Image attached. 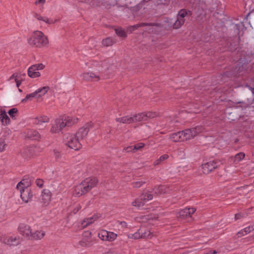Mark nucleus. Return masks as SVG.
<instances>
[{
  "instance_id": "32",
  "label": "nucleus",
  "mask_w": 254,
  "mask_h": 254,
  "mask_svg": "<svg viewBox=\"0 0 254 254\" xmlns=\"http://www.w3.org/2000/svg\"><path fill=\"white\" fill-rule=\"evenodd\" d=\"M49 87L48 86H44L42 88H39L35 91L37 98L40 97L44 95L49 90Z\"/></svg>"
},
{
  "instance_id": "44",
  "label": "nucleus",
  "mask_w": 254,
  "mask_h": 254,
  "mask_svg": "<svg viewBox=\"0 0 254 254\" xmlns=\"http://www.w3.org/2000/svg\"><path fill=\"white\" fill-rule=\"evenodd\" d=\"M144 146V144L142 142L138 143L134 145H133V151L136 152L137 150H140L142 148H143Z\"/></svg>"
},
{
  "instance_id": "43",
  "label": "nucleus",
  "mask_w": 254,
  "mask_h": 254,
  "mask_svg": "<svg viewBox=\"0 0 254 254\" xmlns=\"http://www.w3.org/2000/svg\"><path fill=\"white\" fill-rule=\"evenodd\" d=\"M128 237L129 239H138L140 238L139 231L138 230L134 234H129L128 235Z\"/></svg>"
},
{
  "instance_id": "55",
  "label": "nucleus",
  "mask_w": 254,
  "mask_h": 254,
  "mask_svg": "<svg viewBox=\"0 0 254 254\" xmlns=\"http://www.w3.org/2000/svg\"><path fill=\"white\" fill-rule=\"evenodd\" d=\"M246 87H247L250 90H251L253 93V94H254V87H251L250 85H249L248 84L246 85Z\"/></svg>"
},
{
  "instance_id": "34",
  "label": "nucleus",
  "mask_w": 254,
  "mask_h": 254,
  "mask_svg": "<svg viewBox=\"0 0 254 254\" xmlns=\"http://www.w3.org/2000/svg\"><path fill=\"white\" fill-rule=\"evenodd\" d=\"M34 17L39 20H42L48 24H52L53 23L52 20H50L46 17H42L37 13H35Z\"/></svg>"
},
{
  "instance_id": "19",
  "label": "nucleus",
  "mask_w": 254,
  "mask_h": 254,
  "mask_svg": "<svg viewBox=\"0 0 254 254\" xmlns=\"http://www.w3.org/2000/svg\"><path fill=\"white\" fill-rule=\"evenodd\" d=\"M33 178L29 176H25L23 179L19 182L16 188H29Z\"/></svg>"
},
{
  "instance_id": "52",
  "label": "nucleus",
  "mask_w": 254,
  "mask_h": 254,
  "mask_svg": "<svg viewBox=\"0 0 254 254\" xmlns=\"http://www.w3.org/2000/svg\"><path fill=\"white\" fill-rule=\"evenodd\" d=\"M133 146H129L124 148V150L127 152H129L133 151Z\"/></svg>"
},
{
  "instance_id": "41",
  "label": "nucleus",
  "mask_w": 254,
  "mask_h": 254,
  "mask_svg": "<svg viewBox=\"0 0 254 254\" xmlns=\"http://www.w3.org/2000/svg\"><path fill=\"white\" fill-rule=\"evenodd\" d=\"M107 241L112 242L116 239L117 235L114 232L108 231Z\"/></svg>"
},
{
  "instance_id": "47",
  "label": "nucleus",
  "mask_w": 254,
  "mask_h": 254,
  "mask_svg": "<svg viewBox=\"0 0 254 254\" xmlns=\"http://www.w3.org/2000/svg\"><path fill=\"white\" fill-rule=\"evenodd\" d=\"M44 180L40 179H37L35 181L37 187L42 188L44 186Z\"/></svg>"
},
{
  "instance_id": "30",
  "label": "nucleus",
  "mask_w": 254,
  "mask_h": 254,
  "mask_svg": "<svg viewBox=\"0 0 254 254\" xmlns=\"http://www.w3.org/2000/svg\"><path fill=\"white\" fill-rule=\"evenodd\" d=\"M28 75L31 78H36L40 76V73L34 67L30 66L28 69Z\"/></svg>"
},
{
  "instance_id": "21",
  "label": "nucleus",
  "mask_w": 254,
  "mask_h": 254,
  "mask_svg": "<svg viewBox=\"0 0 254 254\" xmlns=\"http://www.w3.org/2000/svg\"><path fill=\"white\" fill-rule=\"evenodd\" d=\"M136 114L134 115L133 117L125 116L121 118H116V121L123 124H130L133 122H138L137 120Z\"/></svg>"
},
{
  "instance_id": "46",
  "label": "nucleus",
  "mask_w": 254,
  "mask_h": 254,
  "mask_svg": "<svg viewBox=\"0 0 254 254\" xmlns=\"http://www.w3.org/2000/svg\"><path fill=\"white\" fill-rule=\"evenodd\" d=\"M145 183L144 181H139L134 182L132 183V186L134 188H140L143 184Z\"/></svg>"
},
{
  "instance_id": "45",
  "label": "nucleus",
  "mask_w": 254,
  "mask_h": 254,
  "mask_svg": "<svg viewBox=\"0 0 254 254\" xmlns=\"http://www.w3.org/2000/svg\"><path fill=\"white\" fill-rule=\"evenodd\" d=\"M245 156V154L244 153L239 152L235 155V160H237V161H240L243 159L244 158Z\"/></svg>"
},
{
  "instance_id": "61",
  "label": "nucleus",
  "mask_w": 254,
  "mask_h": 254,
  "mask_svg": "<svg viewBox=\"0 0 254 254\" xmlns=\"http://www.w3.org/2000/svg\"><path fill=\"white\" fill-rule=\"evenodd\" d=\"M45 2V0H37L36 3H44Z\"/></svg>"
},
{
  "instance_id": "17",
  "label": "nucleus",
  "mask_w": 254,
  "mask_h": 254,
  "mask_svg": "<svg viewBox=\"0 0 254 254\" xmlns=\"http://www.w3.org/2000/svg\"><path fill=\"white\" fill-rule=\"evenodd\" d=\"M157 116L155 112H147L136 114V117L138 122L146 121L149 119L154 118Z\"/></svg>"
},
{
  "instance_id": "15",
  "label": "nucleus",
  "mask_w": 254,
  "mask_h": 254,
  "mask_svg": "<svg viewBox=\"0 0 254 254\" xmlns=\"http://www.w3.org/2000/svg\"><path fill=\"white\" fill-rule=\"evenodd\" d=\"M196 211V209L193 207H186L179 212L178 217L181 219H186L188 217H191V215Z\"/></svg>"
},
{
  "instance_id": "25",
  "label": "nucleus",
  "mask_w": 254,
  "mask_h": 254,
  "mask_svg": "<svg viewBox=\"0 0 254 254\" xmlns=\"http://www.w3.org/2000/svg\"><path fill=\"white\" fill-rule=\"evenodd\" d=\"M0 120L3 125H7L10 124V119L7 115L5 110L0 111Z\"/></svg>"
},
{
  "instance_id": "50",
  "label": "nucleus",
  "mask_w": 254,
  "mask_h": 254,
  "mask_svg": "<svg viewBox=\"0 0 254 254\" xmlns=\"http://www.w3.org/2000/svg\"><path fill=\"white\" fill-rule=\"evenodd\" d=\"M242 26H244V24L242 23H241L240 24H236L235 25V28L238 30V34H239L240 31V29Z\"/></svg>"
},
{
  "instance_id": "38",
  "label": "nucleus",
  "mask_w": 254,
  "mask_h": 254,
  "mask_svg": "<svg viewBox=\"0 0 254 254\" xmlns=\"http://www.w3.org/2000/svg\"><path fill=\"white\" fill-rule=\"evenodd\" d=\"M151 192L152 191H150V192H146L141 195V197L143 198L144 202L153 199V195L151 193Z\"/></svg>"
},
{
  "instance_id": "39",
  "label": "nucleus",
  "mask_w": 254,
  "mask_h": 254,
  "mask_svg": "<svg viewBox=\"0 0 254 254\" xmlns=\"http://www.w3.org/2000/svg\"><path fill=\"white\" fill-rule=\"evenodd\" d=\"M18 111L17 108H13L8 111V114L12 119H15V116L18 113Z\"/></svg>"
},
{
  "instance_id": "59",
  "label": "nucleus",
  "mask_w": 254,
  "mask_h": 254,
  "mask_svg": "<svg viewBox=\"0 0 254 254\" xmlns=\"http://www.w3.org/2000/svg\"><path fill=\"white\" fill-rule=\"evenodd\" d=\"M120 224L122 225L123 227H127V223L125 221L120 222Z\"/></svg>"
},
{
  "instance_id": "48",
  "label": "nucleus",
  "mask_w": 254,
  "mask_h": 254,
  "mask_svg": "<svg viewBox=\"0 0 254 254\" xmlns=\"http://www.w3.org/2000/svg\"><path fill=\"white\" fill-rule=\"evenodd\" d=\"M32 67H35L37 70L43 69L45 66L42 64H38L31 65Z\"/></svg>"
},
{
  "instance_id": "2",
  "label": "nucleus",
  "mask_w": 254,
  "mask_h": 254,
  "mask_svg": "<svg viewBox=\"0 0 254 254\" xmlns=\"http://www.w3.org/2000/svg\"><path fill=\"white\" fill-rule=\"evenodd\" d=\"M204 128L201 126H198L191 128L186 129L182 131L173 133L170 135L171 139L174 142H181L190 139L197 134L201 132Z\"/></svg>"
},
{
  "instance_id": "53",
  "label": "nucleus",
  "mask_w": 254,
  "mask_h": 254,
  "mask_svg": "<svg viewBox=\"0 0 254 254\" xmlns=\"http://www.w3.org/2000/svg\"><path fill=\"white\" fill-rule=\"evenodd\" d=\"M80 209H81V206L80 205L76 206L74 208V209L73 210V213L74 214H76Z\"/></svg>"
},
{
  "instance_id": "14",
  "label": "nucleus",
  "mask_w": 254,
  "mask_h": 254,
  "mask_svg": "<svg viewBox=\"0 0 254 254\" xmlns=\"http://www.w3.org/2000/svg\"><path fill=\"white\" fill-rule=\"evenodd\" d=\"M145 26H156L157 27H160L162 24L160 23H146V22H141L140 23L135 24L134 25L130 26L127 28V31L131 33L134 30L137 29L140 27H143Z\"/></svg>"
},
{
  "instance_id": "1",
  "label": "nucleus",
  "mask_w": 254,
  "mask_h": 254,
  "mask_svg": "<svg viewBox=\"0 0 254 254\" xmlns=\"http://www.w3.org/2000/svg\"><path fill=\"white\" fill-rule=\"evenodd\" d=\"M252 56L244 55L235 63L230 70L223 72L222 75L229 78L236 77L245 73H249L252 69Z\"/></svg>"
},
{
  "instance_id": "63",
  "label": "nucleus",
  "mask_w": 254,
  "mask_h": 254,
  "mask_svg": "<svg viewBox=\"0 0 254 254\" xmlns=\"http://www.w3.org/2000/svg\"><path fill=\"white\" fill-rule=\"evenodd\" d=\"M103 254H114V253L112 251H109L107 252H105V253H103Z\"/></svg>"
},
{
  "instance_id": "12",
  "label": "nucleus",
  "mask_w": 254,
  "mask_h": 254,
  "mask_svg": "<svg viewBox=\"0 0 254 254\" xmlns=\"http://www.w3.org/2000/svg\"><path fill=\"white\" fill-rule=\"evenodd\" d=\"M20 192V197L22 200L27 203L32 200L33 196L30 188H17Z\"/></svg>"
},
{
  "instance_id": "58",
  "label": "nucleus",
  "mask_w": 254,
  "mask_h": 254,
  "mask_svg": "<svg viewBox=\"0 0 254 254\" xmlns=\"http://www.w3.org/2000/svg\"><path fill=\"white\" fill-rule=\"evenodd\" d=\"M216 253H217V252L216 250H211L204 254H216Z\"/></svg>"
},
{
  "instance_id": "49",
  "label": "nucleus",
  "mask_w": 254,
  "mask_h": 254,
  "mask_svg": "<svg viewBox=\"0 0 254 254\" xmlns=\"http://www.w3.org/2000/svg\"><path fill=\"white\" fill-rule=\"evenodd\" d=\"M245 136L247 138H252L254 137V132H253L252 131H251L250 132L248 131V132H246Z\"/></svg>"
},
{
  "instance_id": "29",
  "label": "nucleus",
  "mask_w": 254,
  "mask_h": 254,
  "mask_svg": "<svg viewBox=\"0 0 254 254\" xmlns=\"http://www.w3.org/2000/svg\"><path fill=\"white\" fill-rule=\"evenodd\" d=\"M26 136L28 138L33 140H38L40 137L39 133L34 129H30L28 130Z\"/></svg>"
},
{
  "instance_id": "60",
  "label": "nucleus",
  "mask_w": 254,
  "mask_h": 254,
  "mask_svg": "<svg viewBox=\"0 0 254 254\" xmlns=\"http://www.w3.org/2000/svg\"><path fill=\"white\" fill-rule=\"evenodd\" d=\"M15 78H17V75H15V74H13L9 78V80H11L14 79L15 80Z\"/></svg>"
},
{
  "instance_id": "51",
  "label": "nucleus",
  "mask_w": 254,
  "mask_h": 254,
  "mask_svg": "<svg viewBox=\"0 0 254 254\" xmlns=\"http://www.w3.org/2000/svg\"><path fill=\"white\" fill-rule=\"evenodd\" d=\"M244 215V214H242L241 213H239L236 214L235 216V220H237L240 219L241 218L243 217Z\"/></svg>"
},
{
  "instance_id": "20",
  "label": "nucleus",
  "mask_w": 254,
  "mask_h": 254,
  "mask_svg": "<svg viewBox=\"0 0 254 254\" xmlns=\"http://www.w3.org/2000/svg\"><path fill=\"white\" fill-rule=\"evenodd\" d=\"M83 79L86 81H97L101 79L99 75L92 72H85L82 74Z\"/></svg>"
},
{
  "instance_id": "62",
  "label": "nucleus",
  "mask_w": 254,
  "mask_h": 254,
  "mask_svg": "<svg viewBox=\"0 0 254 254\" xmlns=\"http://www.w3.org/2000/svg\"><path fill=\"white\" fill-rule=\"evenodd\" d=\"M249 227L251 231L254 230V224L249 225Z\"/></svg>"
},
{
  "instance_id": "57",
  "label": "nucleus",
  "mask_w": 254,
  "mask_h": 254,
  "mask_svg": "<svg viewBox=\"0 0 254 254\" xmlns=\"http://www.w3.org/2000/svg\"><path fill=\"white\" fill-rule=\"evenodd\" d=\"M15 81L16 83V86L19 87L20 85L21 84V81L17 79V78L15 79Z\"/></svg>"
},
{
  "instance_id": "33",
  "label": "nucleus",
  "mask_w": 254,
  "mask_h": 254,
  "mask_svg": "<svg viewBox=\"0 0 254 254\" xmlns=\"http://www.w3.org/2000/svg\"><path fill=\"white\" fill-rule=\"evenodd\" d=\"M145 202L141 196L140 198L135 199V200L132 202V205L133 206L138 207L143 206Z\"/></svg>"
},
{
  "instance_id": "24",
  "label": "nucleus",
  "mask_w": 254,
  "mask_h": 254,
  "mask_svg": "<svg viewBox=\"0 0 254 254\" xmlns=\"http://www.w3.org/2000/svg\"><path fill=\"white\" fill-rule=\"evenodd\" d=\"M45 235V233L44 231L42 230L40 231H36L34 233H32L29 238V240H41L42 238L44 237Z\"/></svg>"
},
{
  "instance_id": "64",
  "label": "nucleus",
  "mask_w": 254,
  "mask_h": 254,
  "mask_svg": "<svg viewBox=\"0 0 254 254\" xmlns=\"http://www.w3.org/2000/svg\"><path fill=\"white\" fill-rule=\"evenodd\" d=\"M239 108V106H237L236 108L234 109V113H235V110L237 109H238Z\"/></svg>"
},
{
  "instance_id": "42",
  "label": "nucleus",
  "mask_w": 254,
  "mask_h": 254,
  "mask_svg": "<svg viewBox=\"0 0 254 254\" xmlns=\"http://www.w3.org/2000/svg\"><path fill=\"white\" fill-rule=\"evenodd\" d=\"M169 157V156L167 154H164L161 156L159 159H157L154 161V164L155 165H157L160 164L161 162L166 160Z\"/></svg>"
},
{
  "instance_id": "28",
  "label": "nucleus",
  "mask_w": 254,
  "mask_h": 254,
  "mask_svg": "<svg viewBox=\"0 0 254 254\" xmlns=\"http://www.w3.org/2000/svg\"><path fill=\"white\" fill-rule=\"evenodd\" d=\"M9 132H4L3 134L0 136V152H3L5 149V147L7 145L5 140Z\"/></svg>"
},
{
  "instance_id": "10",
  "label": "nucleus",
  "mask_w": 254,
  "mask_h": 254,
  "mask_svg": "<svg viewBox=\"0 0 254 254\" xmlns=\"http://www.w3.org/2000/svg\"><path fill=\"white\" fill-rule=\"evenodd\" d=\"M93 123L89 122L80 128L76 132L75 135L79 139L82 140L86 138L90 129L93 127Z\"/></svg>"
},
{
  "instance_id": "9",
  "label": "nucleus",
  "mask_w": 254,
  "mask_h": 254,
  "mask_svg": "<svg viewBox=\"0 0 254 254\" xmlns=\"http://www.w3.org/2000/svg\"><path fill=\"white\" fill-rule=\"evenodd\" d=\"M221 164V163L220 161L218 160H213L202 164L201 165V169L203 174H208L220 166Z\"/></svg>"
},
{
  "instance_id": "5",
  "label": "nucleus",
  "mask_w": 254,
  "mask_h": 254,
  "mask_svg": "<svg viewBox=\"0 0 254 254\" xmlns=\"http://www.w3.org/2000/svg\"><path fill=\"white\" fill-rule=\"evenodd\" d=\"M28 42L33 46L40 48L46 46L48 40L41 31H36L33 32L32 36L28 40Z\"/></svg>"
},
{
  "instance_id": "16",
  "label": "nucleus",
  "mask_w": 254,
  "mask_h": 254,
  "mask_svg": "<svg viewBox=\"0 0 254 254\" xmlns=\"http://www.w3.org/2000/svg\"><path fill=\"white\" fill-rule=\"evenodd\" d=\"M18 230L20 234L29 239L32 232L29 225L21 223L18 226Z\"/></svg>"
},
{
  "instance_id": "13",
  "label": "nucleus",
  "mask_w": 254,
  "mask_h": 254,
  "mask_svg": "<svg viewBox=\"0 0 254 254\" xmlns=\"http://www.w3.org/2000/svg\"><path fill=\"white\" fill-rule=\"evenodd\" d=\"M52 193L48 189H44L41 195L40 202L44 206H47L51 200Z\"/></svg>"
},
{
  "instance_id": "8",
  "label": "nucleus",
  "mask_w": 254,
  "mask_h": 254,
  "mask_svg": "<svg viewBox=\"0 0 254 254\" xmlns=\"http://www.w3.org/2000/svg\"><path fill=\"white\" fill-rule=\"evenodd\" d=\"M192 12L190 10L183 8L180 9L177 14V18L173 25V27L175 29L180 28L185 23V17L187 15L191 16Z\"/></svg>"
},
{
  "instance_id": "6",
  "label": "nucleus",
  "mask_w": 254,
  "mask_h": 254,
  "mask_svg": "<svg viewBox=\"0 0 254 254\" xmlns=\"http://www.w3.org/2000/svg\"><path fill=\"white\" fill-rule=\"evenodd\" d=\"M241 108V110L244 111L243 113L246 115V116L244 115L243 116H240L239 118V122L244 129H247L250 127V124H251L248 116L249 115L251 114L252 112H254V106L244 104Z\"/></svg>"
},
{
  "instance_id": "11",
  "label": "nucleus",
  "mask_w": 254,
  "mask_h": 254,
  "mask_svg": "<svg viewBox=\"0 0 254 254\" xmlns=\"http://www.w3.org/2000/svg\"><path fill=\"white\" fill-rule=\"evenodd\" d=\"M0 241L9 246H15L20 243V238L16 236H1Z\"/></svg>"
},
{
  "instance_id": "37",
  "label": "nucleus",
  "mask_w": 254,
  "mask_h": 254,
  "mask_svg": "<svg viewBox=\"0 0 254 254\" xmlns=\"http://www.w3.org/2000/svg\"><path fill=\"white\" fill-rule=\"evenodd\" d=\"M108 235V231L102 230L98 233V237L103 241H107Z\"/></svg>"
},
{
  "instance_id": "56",
  "label": "nucleus",
  "mask_w": 254,
  "mask_h": 254,
  "mask_svg": "<svg viewBox=\"0 0 254 254\" xmlns=\"http://www.w3.org/2000/svg\"><path fill=\"white\" fill-rule=\"evenodd\" d=\"M245 234V232L244 231H243V229L241 230L240 231H239L238 233V234L239 235V237H241L242 236H245L246 235V234Z\"/></svg>"
},
{
  "instance_id": "40",
  "label": "nucleus",
  "mask_w": 254,
  "mask_h": 254,
  "mask_svg": "<svg viewBox=\"0 0 254 254\" xmlns=\"http://www.w3.org/2000/svg\"><path fill=\"white\" fill-rule=\"evenodd\" d=\"M33 98H37V96L36 95V92H34L33 93H31L30 94H27L25 98H23L21 102L24 103L27 102L29 100H31V99Z\"/></svg>"
},
{
  "instance_id": "4",
  "label": "nucleus",
  "mask_w": 254,
  "mask_h": 254,
  "mask_svg": "<svg viewBox=\"0 0 254 254\" xmlns=\"http://www.w3.org/2000/svg\"><path fill=\"white\" fill-rule=\"evenodd\" d=\"M75 122H73L70 117L63 116L55 121V123L53 125L51 131L53 133H58L61 131L64 128L71 126Z\"/></svg>"
},
{
  "instance_id": "54",
  "label": "nucleus",
  "mask_w": 254,
  "mask_h": 254,
  "mask_svg": "<svg viewBox=\"0 0 254 254\" xmlns=\"http://www.w3.org/2000/svg\"><path fill=\"white\" fill-rule=\"evenodd\" d=\"M243 231H244V232H245L244 234H247L251 232V231L250 229V227L249 226L243 229Z\"/></svg>"
},
{
  "instance_id": "23",
  "label": "nucleus",
  "mask_w": 254,
  "mask_h": 254,
  "mask_svg": "<svg viewBox=\"0 0 254 254\" xmlns=\"http://www.w3.org/2000/svg\"><path fill=\"white\" fill-rule=\"evenodd\" d=\"M100 217V214H94L93 216L85 219L82 222V225L83 227H84L87 226L89 224L94 222Z\"/></svg>"
},
{
  "instance_id": "18",
  "label": "nucleus",
  "mask_w": 254,
  "mask_h": 254,
  "mask_svg": "<svg viewBox=\"0 0 254 254\" xmlns=\"http://www.w3.org/2000/svg\"><path fill=\"white\" fill-rule=\"evenodd\" d=\"M91 233L87 231L83 234V238L78 242L79 245L83 247H90L92 245L91 241Z\"/></svg>"
},
{
  "instance_id": "26",
  "label": "nucleus",
  "mask_w": 254,
  "mask_h": 254,
  "mask_svg": "<svg viewBox=\"0 0 254 254\" xmlns=\"http://www.w3.org/2000/svg\"><path fill=\"white\" fill-rule=\"evenodd\" d=\"M167 190L168 189L167 187L164 185L155 186L153 189L154 193L157 195L165 193L167 192Z\"/></svg>"
},
{
  "instance_id": "35",
  "label": "nucleus",
  "mask_w": 254,
  "mask_h": 254,
  "mask_svg": "<svg viewBox=\"0 0 254 254\" xmlns=\"http://www.w3.org/2000/svg\"><path fill=\"white\" fill-rule=\"evenodd\" d=\"M114 43V41H113V39L111 37H108L106 39H104L102 41V45L106 47L112 46Z\"/></svg>"
},
{
  "instance_id": "3",
  "label": "nucleus",
  "mask_w": 254,
  "mask_h": 254,
  "mask_svg": "<svg viewBox=\"0 0 254 254\" xmlns=\"http://www.w3.org/2000/svg\"><path fill=\"white\" fill-rule=\"evenodd\" d=\"M97 183L98 180L95 177L87 178L75 187L74 194L76 196H81L94 188Z\"/></svg>"
},
{
  "instance_id": "36",
  "label": "nucleus",
  "mask_w": 254,
  "mask_h": 254,
  "mask_svg": "<svg viewBox=\"0 0 254 254\" xmlns=\"http://www.w3.org/2000/svg\"><path fill=\"white\" fill-rule=\"evenodd\" d=\"M116 34L119 37L125 38L127 37V34L125 30L121 27H119L115 29Z\"/></svg>"
},
{
  "instance_id": "22",
  "label": "nucleus",
  "mask_w": 254,
  "mask_h": 254,
  "mask_svg": "<svg viewBox=\"0 0 254 254\" xmlns=\"http://www.w3.org/2000/svg\"><path fill=\"white\" fill-rule=\"evenodd\" d=\"M100 6H103L106 9H109L111 6L117 4V0H97Z\"/></svg>"
},
{
  "instance_id": "27",
  "label": "nucleus",
  "mask_w": 254,
  "mask_h": 254,
  "mask_svg": "<svg viewBox=\"0 0 254 254\" xmlns=\"http://www.w3.org/2000/svg\"><path fill=\"white\" fill-rule=\"evenodd\" d=\"M140 238L147 239L151 237V233L146 228L142 227L138 229Z\"/></svg>"
},
{
  "instance_id": "31",
  "label": "nucleus",
  "mask_w": 254,
  "mask_h": 254,
  "mask_svg": "<svg viewBox=\"0 0 254 254\" xmlns=\"http://www.w3.org/2000/svg\"><path fill=\"white\" fill-rule=\"evenodd\" d=\"M49 121V118L46 116H43L35 118L34 123L36 125H41L42 123H48Z\"/></svg>"
},
{
  "instance_id": "7",
  "label": "nucleus",
  "mask_w": 254,
  "mask_h": 254,
  "mask_svg": "<svg viewBox=\"0 0 254 254\" xmlns=\"http://www.w3.org/2000/svg\"><path fill=\"white\" fill-rule=\"evenodd\" d=\"M64 142L71 149L78 150L81 148V143L80 139L75 134L67 133L64 136Z\"/></svg>"
}]
</instances>
